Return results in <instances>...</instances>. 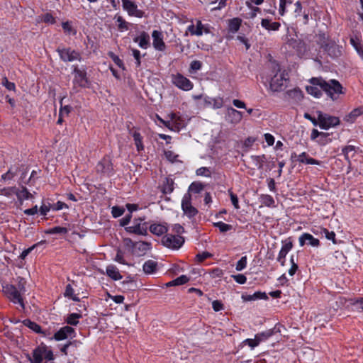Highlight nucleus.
Returning <instances> with one entry per match:
<instances>
[{
	"label": "nucleus",
	"instance_id": "f257e3e1",
	"mask_svg": "<svg viewBox=\"0 0 363 363\" xmlns=\"http://www.w3.org/2000/svg\"><path fill=\"white\" fill-rule=\"evenodd\" d=\"M311 83L313 85H318L333 101L337 99L339 96L343 94V87L336 79H330L326 82L322 78H312Z\"/></svg>",
	"mask_w": 363,
	"mask_h": 363
},
{
	"label": "nucleus",
	"instance_id": "f03ea898",
	"mask_svg": "<svg viewBox=\"0 0 363 363\" xmlns=\"http://www.w3.org/2000/svg\"><path fill=\"white\" fill-rule=\"evenodd\" d=\"M318 45L329 56L337 58L342 55V47L337 45L334 41L329 40L325 34H320L317 41Z\"/></svg>",
	"mask_w": 363,
	"mask_h": 363
},
{
	"label": "nucleus",
	"instance_id": "7ed1b4c3",
	"mask_svg": "<svg viewBox=\"0 0 363 363\" xmlns=\"http://www.w3.org/2000/svg\"><path fill=\"white\" fill-rule=\"evenodd\" d=\"M44 359L52 361L54 354L45 345L41 344L33 351V357H29V361L30 363H46L43 362Z\"/></svg>",
	"mask_w": 363,
	"mask_h": 363
},
{
	"label": "nucleus",
	"instance_id": "20e7f679",
	"mask_svg": "<svg viewBox=\"0 0 363 363\" xmlns=\"http://www.w3.org/2000/svg\"><path fill=\"white\" fill-rule=\"evenodd\" d=\"M72 74H74L73 86L86 88L89 85V80L86 76V70L85 68L79 69L77 66H72Z\"/></svg>",
	"mask_w": 363,
	"mask_h": 363
},
{
	"label": "nucleus",
	"instance_id": "39448f33",
	"mask_svg": "<svg viewBox=\"0 0 363 363\" xmlns=\"http://www.w3.org/2000/svg\"><path fill=\"white\" fill-rule=\"evenodd\" d=\"M3 291L11 301L13 303H18L24 309L25 305L22 296L23 294L18 291L15 285L6 284L3 286Z\"/></svg>",
	"mask_w": 363,
	"mask_h": 363
},
{
	"label": "nucleus",
	"instance_id": "423d86ee",
	"mask_svg": "<svg viewBox=\"0 0 363 363\" xmlns=\"http://www.w3.org/2000/svg\"><path fill=\"white\" fill-rule=\"evenodd\" d=\"M316 113L318 120V126L321 129L328 130L331 127H335L340 124V119L337 117L323 113L320 111H317Z\"/></svg>",
	"mask_w": 363,
	"mask_h": 363
},
{
	"label": "nucleus",
	"instance_id": "0eeeda50",
	"mask_svg": "<svg viewBox=\"0 0 363 363\" xmlns=\"http://www.w3.org/2000/svg\"><path fill=\"white\" fill-rule=\"evenodd\" d=\"M57 52L65 62L82 60L81 53L70 48H58Z\"/></svg>",
	"mask_w": 363,
	"mask_h": 363
},
{
	"label": "nucleus",
	"instance_id": "6e6552de",
	"mask_svg": "<svg viewBox=\"0 0 363 363\" xmlns=\"http://www.w3.org/2000/svg\"><path fill=\"white\" fill-rule=\"evenodd\" d=\"M184 242L183 237L179 235L167 234L162 238V243L166 247L178 250L179 249Z\"/></svg>",
	"mask_w": 363,
	"mask_h": 363
},
{
	"label": "nucleus",
	"instance_id": "1a4fd4ad",
	"mask_svg": "<svg viewBox=\"0 0 363 363\" xmlns=\"http://www.w3.org/2000/svg\"><path fill=\"white\" fill-rule=\"evenodd\" d=\"M182 209L184 214L189 218H194L199 213L198 210L191 204V196L190 194H185L182 200Z\"/></svg>",
	"mask_w": 363,
	"mask_h": 363
},
{
	"label": "nucleus",
	"instance_id": "9d476101",
	"mask_svg": "<svg viewBox=\"0 0 363 363\" xmlns=\"http://www.w3.org/2000/svg\"><path fill=\"white\" fill-rule=\"evenodd\" d=\"M172 81L176 86L184 91H189L194 86L193 83L188 78L179 73L172 75Z\"/></svg>",
	"mask_w": 363,
	"mask_h": 363
},
{
	"label": "nucleus",
	"instance_id": "9b49d317",
	"mask_svg": "<svg viewBox=\"0 0 363 363\" xmlns=\"http://www.w3.org/2000/svg\"><path fill=\"white\" fill-rule=\"evenodd\" d=\"M123 9L127 11L129 16L143 18L145 12L138 9L136 4L131 0H121Z\"/></svg>",
	"mask_w": 363,
	"mask_h": 363
},
{
	"label": "nucleus",
	"instance_id": "f8f14e48",
	"mask_svg": "<svg viewBox=\"0 0 363 363\" xmlns=\"http://www.w3.org/2000/svg\"><path fill=\"white\" fill-rule=\"evenodd\" d=\"M97 172L111 176L114 172L113 166L109 157H104L96 165Z\"/></svg>",
	"mask_w": 363,
	"mask_h": 363
},
{
	"label": "nucleus",
	"instance_id": "ddd939ff",
	"mask_svg": "<svg viewBox=\"0 0 363 363\" xmlns=\"http://www.w3.org/2000/svg\"><path fill=\"white\" fill-rule=\"evenodd\" d=\"M187 32L191 35L201 36L203 33H209L210 30L207 25H204L200 20L196 21V24H191L187 27Z\"/></svg>",
	"mask_w": 363,
	"mask_h": 363
},
{
	"label": "nucleus",
	"instance_id": "4468645a",
	"mask_svg": "<svg viewBox=\"0 0 363 363\" xmlns=\"http://www.w3.org/2000/svg\"><path fill=\"white\" fill-rule=\"evenodd\" d=\"M286 82V79L284 74L277 73L271 79L269 84L270 89L274 92L280 91L285 86Z\"/></svg>",
	"mask_w": 363,
	"mask_h": 363
},
{
	"label": "nucleus",
	"instance_id": "2eb2a0df",
	"mask_svg": "<svg viewBox=\"0 0 363 363\" xmlns=\"http://www.w3.org/2000/svg\"><path fill=\"white\" fill-rule=\"evenodd\" d=\"M125 230L131 234L138 235H147V223H133L131 226L125 228Z\"/></svg>",
	"mask_w": 363,
	"mask_h": 363
},
{
	"label": "nucleus",
	"instance_id": "dca6fc26",
	"mask_svg": "<svg viewBox=\"0 0 363 363\" xmlns=\"http://www.w3.org/2000/svg\"><path fill=\"white\" fill-rule=\"evenodd\" d=\"M330 135L329 133L319 132L316 129H313L311 134V139L315 140L320 145H325L331 142V139L329 138Z\"/></svg>",
	"mask_w": 363,
	"mask_h": 363
},
{
	"label": "nucleus",
	"instance_id": "f3484780",
	"mask_svg": "<svg viewBox=\"0 0 363 363\" xmlns=\"http://www.w3.org/2000/svg\"><path fill=\"white\" fill-rule=\"evenodd\" d=\"M291 160L292 161L296 160L301 163L307 164H317L319 165L320 164V161L310 157L308 155L303 152L300 155H296V152H292L291 155Z\"/></svg>",
	"mask_w": 363,
	"mask_h": 363
},
{
	"label": "nucleus",
	"instance_id": "a211bd4d",
	"mask_svg": "<svg viewBox=\"0 0 363 363\" xmlns=\"http://www.w3.org/2000/svg\"><path fill=\"white\" fill-rule=\"evenodd\" d=\"M153 48L158 51H164L166 45L163 40V34L161 31L153 30L152 33Z\"/></svg>",
	"mask_w": 363,
	"mask_h": 363
},
{
	"label": "nucleus",
	"instance_id": "6ab92c4d",
	"mask_svg": "<svg viewBox=\"0 0 363 363\" xmlns=\"http://www.w3.org/2000/svg\"><path fill=\"white\" fill-rule=\"evenodd\" d=\"M75 330L71 326H64L57 331L54 335V339L60 341L68 338L69 337H74Z\"/></svg>",
	"mask_w": 363,
	"mask_h": 363
},
{
	"label": "nucleus",
	"instance_id": "aec40b11",
	"mask_svg": "<svg viewBox=\"0 0 363 363\" xmlns=\"http://www.w3.org/2000/svg\"><path fill=\"white\" fill-rule=\"evenodd\" d=\"M300 246H303L305 244L309 245L312 247H318L320 241L318 239L315 238L312 235L304 233L298 238Z\"/></svg>",
	"mask_w": 363,
	"mask_h": 363
},
{
	"label": "nucleus",
	"instance_id": "412c9836",
	"mask_svg": "<svg viewBox=\"0 0 363 363\" xmlns=\"http://www.w3.org/2000/svg\"><path fill=\"white\" fill-rule=\"evenodd\" d=\"M227 116L230 123H239L243 117L242 113L232 107L228 108L227 111Z\"/></svg>",
	"mask_w": 363,
	"mask_h": 363
},
{
	"label": "nucleus",
	"instance_id": "4be33fe9",
	"mask_svg": "<svg viewBox=\"0 0 363 363\" xmlns=\"http://www.w3.org/2000/svg\"><path fill=\"white\" fill-rule=\"evenodd\" d=\"M286 44L294 49L298 53L305 50V43L298 38H291L286 40Z\"/></svg>",
	"mask_w": 363,
	"mask_h": 363
},
{
	"label": "nucleus",
	"instance_id": "5701e85b",
	"mask_svg": "<svg viewBox=\"0 0 363 363\" xmlns=\"http://www.w3.org/2000/svg\"><path fill=\"white\" fill-rule=\"evenodd\" d=\"M261 26L268 32H271L279 30L281 27V23L277 21H272V20L269 18H262Z\"/></svg>",
	"mask_w": 363,
	"mask_h": 363
},
{
	"label": "nucleus",
	"instance_id": "b1692460",
	"mask_svg": "<svg viewBox=\"0 0 363 363\" xmlns=\"http://www.w3.org/2000/svg\"><path fill=\"white\" fill-rule=\"evenodd\" d=\"M135 43H138V45L143 49H147L150 45V36L148 33L143 31L140 35L133 38Z\"/></svg>",
	"mask_w": 363,
	"mask_h": 363
},
{
	"label": "nucleus",
	"instance_id": "393cba45",
	"mask_svg": "<svg viewBox=\"0 0 363 363\" xmlns=\"http://www.w3.org/2000/svg\"><path fill=\"white\" fill-rule=\"evenodd\" d=\"M172 128L171 129L176 131H179L185 127L184 121L179 116L177 113L171 114Z\"/></svg>",
	"mask_w": 363,
	"mask_h": 363
},
{
	"label": "nucleus",
	"instance_id": "a878e982",
	"mask_svg": "<svg viewBox=\"0 0 363 363\" xmlns=\"http://www.w3.org/2000/svg\"><path fill=\"white\" fill-rule=\"evenodd\" d=\"M293 244L291 242H288L284 244L281 247V250L279 252L277 261L284 266L285 263V257L287 253L292 249Z\"/></svg>",
	"mask_w": 363,
	"mask_h": 363
},
{
	"label": "nucleus",
	"instance_id": "bb28decb",
	"mask_svg": "<svg viewBox=\"0 0 363 363\" xmlns=\"http://www.w3.org/2000/svg\"><path fill=\"white\" fill-rule=\"evenodd\" d=\"M143 269L146 274H155L158 270V263L152 259H148L143 264Z\"/></svg>",
	"mask_w": 363,
	"mask_h": 363
},
{
	"label": "nucleus",
	"instance_id": "cd10ccee",
	"mask_svg": "<svg viewBox=\"0 0 363 363\" xmlns=\"http://www.w3.org/2000/svg\"><path fill=\"white\" fill-rule=\"evenodd\" d=\"M149 229L152 234L157 236L162 235L168 230L167 227L164 224L161 223H153L150 225Z\"/></svg>",
	"mask_w": 363,
	"mask_h": 363
},
{
	"label": "nucleus",
	"instance_id": "c85d7f7f",
	"mask_svg": "<svg viewBox=\"0 0 363 363\" xmlns=\"http://www.w3.org/2000/svg\"><path fill=\"white\" fill-rule=\"evenodd\" d=\"M106 274L110 278L116 281L120 280L123 277L121 275L118 269L113 264H110L106 267Z\"/></svg>",
	"mask_w": 363,
	"mask_h": 363
},
{
	"label": "nucleus",
	"instance_id": "c756f323",
	"mask_svg": "<svg viewBox=\"0 0 363 363\" xmlns=\"http://www.w3.org/2000/svg\"><path fill=\"white\" fill-rule=\"evenodd\" d=\"M242 299L245 301H251L258 299H267L268 297L264 292L256 291L253 294H246L242 296Z\"/></svg>",
	"mask_w": 363,
	"mask_h": 363
},
{
	"label": "nucleus",
	"instance_id": "7c9ffc66",
	"mask_svg": "<svg viewBox=\"0 0 363 363\" xmlns=\"http://www.w3.org/2000/svg\"><path fill=\"white\" fill-rule=\"evenodd\" d=\"M174 181L172 179L167 177L162 184V192L164 194H169L174 191Z\"/></svg>",
	"mask_w": 363,
	"mask_h": 363
},
{
	"label": "nucleus",
	"instance_id": "2f4dec72",
	"mask_svg": "<svg viewBox=\"0 0 363 363\" xmlns=\"http://www.w3.org/2000/svg\"><path fill=\"white\" fill-rule=\"evenodd\" d=\"M363 113V108H357L353 109L348 115L345 118V121L349 123H353L356 118Z\"/></svg>",
	"mask_w": 363,
	"mask_h": 363
},
{
	"label": "nucleus",
	"instance_id": "473e14b6",
	"mask_svg": "<svg viewBox=\"0 0 363 363\" xmlns=\"http://www.w3.org/2000/svg\"><path fill=\"white\" fill-rule=\"evenodd\" d=\"M274 335V330L270 329L266 331L257 333L255 335L257 339V342L260 344L262 342L267 340L268 338L272 337Z\"/></svg>",
	"mask_w": 363,
	"mask_h": 363
},
{
	"label": "nucleus",
	"instance_id": "72a5a7b5",
	"mask_svg": "<svg viewBox=\"0 0 363 363\" xmlns=\"http://www.w3.org/2000/svg\"><path fill=\"white\" fill-rule=\"evenodd\" d=\"M241 19L238 18H234L229 21L228 30L230 32L235 33L240 29L241 25Z\"/></svg>",
	"mask_w": 363,
	"mask_h": 363
},
{
	"label": "nucleus",
	"instance_id": "f704fd0d",
	"mask_svg": "<svg viewBox=\"0 0 363 363\" xmlns=\"http://www.w3.org/2000/svg\"><path fill=\"white\" fill-rule=\"evenodd\" d=\"M17 198L19 200H27L33 198V195L28 191L26 187L23 186L22 189L18 191L16 188V193Z\"/></svg>",
	"mask_w": 363,
	"mask_h": 363
},
{
	"label": "nucleus",
	"instance_id": "c9c22d12",
	"mask_svg": "<svg viewBox=\"0 0 363 363\" xmlns=\"http://www.w3.org/2000/svg\"><path fill=\"white\" fill-rule=\"evenodd\" d=\"M260 201L261 203L267 206V207H273L274 206V199L273 197L268 194H262L260 196Z\"/></svg>",
	"mask_w": 363,
	"mask_h": 363
},
{
	"label": "nucleus",
	"instance_id": "e433bc0d",
	"mask_svg": "<svg viewBox=\"0 0 363 363\" xmlns=\"http://www.w3.org/2000/svg\"><path fill=\"white\" fill-rule=\"evenodd\" d=\"M350 43L354 48V49L356 50L359 55L361 57V58L363 60V46L359 42L358 38H351Z\"/></svg>",
	"mask_w": 363,
	"mask_h": 363
},
{
	"label": "nucleus",
	"instance_id": "4c0bfd02",
	"mask_svg": "<svg viewBox=\"0 0 363 363\" xmlns=\"http://www.w3.org/2000/svg\"><path fill=\"white\" fill-rule=\"evenodd\" d=\"M82 318L79 313H73L69 314L67 318L66 322L70 325H77L79 323V319Z\"/></svg>",
	"mask_w": 363,
	"mask_h": 363
},
{
	"label": "nucleus",
	"instance_id": "58836bf2",
	"mask_svg": "<svg viewBox=\"0 0 363 363\" xmlns=\"http://www.w3.org/2000/svg\"><path fill=\"white\" fill-rule=\"evenodd\" d=\"M23 324L37 333H40L42 332L41 327L38 324L28 319L24 320Z\"/></svg>",
	"mask_w": 363,
	"mask_h": 363
},
{
	"label": "nucleus",
	"instance_id": "ea45409f",
	"mask_svg": "<svg viewBox=\"0 0 363 363\" xmlns=\"http://www.w3.org/2000/svg\"><path fill=\"white\" fill-rule=\"evenodd\" d=\"M16 288L18 290V291H21L23 294L26 293V280L21 277H17L16 279Z\"/></svg>",
	"mask_w": 363,
	"mask_h": 363
},
{
	"label": "nucleus",
	"instance_id": "a19ab883",
	"mask_svg": "<svg viewBox=\"0 0 363 363\" xmlns=\"http://www.w3.org/2000/svg\"><path fill=\"white\" fill-rule=\"evenodd\" d=\"M65 297H68V298L72 299L74 301H79V297L77 296L74 294V289H73L72 286H71V284H67L66 286V289H65Z\"/></svg>",
	"mask_w": 363,
	"mask_h": 363
},
{
	"label": "nucleus",
	"instance_id": "79ce46f5",
	"mask_svg": "<svg viewBox=\"0 0 363 363\" xmlns=\"http://www.w3.org/2000/svg\"><path fill=\"white\" fill-rule=\"evenodd\" d=\"M133 139L135 141V144L137 147L138 151H140V150H143L144 147H143V143H142L143 138H142L140 133L135 131L133 133Z\"/></svg>",
	"mask_w": 363,
	"mask_h": 363
},
{
	"label": "nucleus",
	"instance_id": "37998d69",
	"mask_svg": "<svg viewBox=\"0 0 363 363\" xmlns=\"http://www.w3.org/2000/svg\"><path fill=\"white\" fill-rule=\"evenodd\" d=\"M287 94L290 98L296 100H300L303 98V93L299 89H294L292 90H289Z\"/></svg>",
	"mask_w": 363,
	"mask_h": 363
},
{
	"label": "nucleus",
	"instance_id": "c03bdc74",
	"mask_svg": "<svg viewBox=\"0 0 363 363\" xmlns=\"http://www.w3.org/2000/svg\"><path fill=\"white\" fill-rule=\"evenodd\" d=\"M213 225L219 229L221 233H225L232 229V225L222 221L214 223Z\"/></svg>",
	"mask_w": 363,
	"mask_h": 363
},
{
	"label": "nucleus",
	"instance_id": "a18cd8bd",
	"mask_svg": "<svg viewBox=\"0 0 363 363\" xmlns=\"http://www.w3.org/2000/svg\"><path fill=\"white\" fill-rule=\"evenodd\" d=\"M125 212V208L121 206H114L111 208L112 216L115 218L121 216Z\"/></svg>",
	"mask_w": 363,
	"mask_h": 363
},
{
	"label": "nucleus",
	"instance_id": "49530a36",
	"mask_svg": "<svg viewBox=\"0 0 363 363\" xmlns=\"http://www.w3.org/2000/svg\"><path fill=\"white\" fill-rule=\"evenodd\" d=\"M292 4V0H279V13L281 16H284L286 12V6Z\"/></svg>",
	"mask_w": 363,
	"mask_h": 363
},
{
	"label": "nucleus",
	"instance_id": "de8ad7c7",
	"mask_svg": "<svg viewBox=\"0 0 363 363\" xmlns=\"http://www.w3.org/2000/svg\"><path fill=\"white\" fill-rule=\"evenodd\" d=\"M67 229L65 227L56 226L49 229L47 231L48 234H66Z\"/></svg>",
	"mask_w": 363,
	"mask_h": 363
},
{
	"label": "nucleus",
	"instance_id": "09e8293b",
	"mask_svg": "<svg viewBox=\"0 0 363 363\" xmlns=\"http://www.w3.org/2000/svg\"><path fill=\"white\" fill-rule=\"evenodd\" d=\"M118 28L120 30H127L128 29V23L121 16H117Z\"/></svg>",
	"mask_w": 363,
	"mask_h": 363
},
{
	"label": "nucleus",
	"instance_id": "8fccbe9b",
	"mask_svg": "<svg viewBox=\"0 0 363 363\" xmlns=\"http://www.w3.org/2000/svg\"><path fill=\"white\" fill-rule=\"evenodd\" d=\"M315 86V85H313V86H308L306 87V90L308 94L318 98L321 96V91L320 89H318V88H317Z\"/></svg>",
	"mask_w": 363,
	"mask_h": 363
},
{
	"label": "nucleus",
	"instance_id": "3c124183",
	"mask_svg": "<svg viewBox=\"0 0 363 363\" xmlns=\"http://www.w3.org/2000/svg\"><path fill=\"white\" fill-rule=\"evenodd\" d=\"M203 189V185L200 182H193L190 185L189 190L194 193H199Z\"/></svg>",
	"mask_w": 363,
	"mask_h": 363
},
{
	"label": "nucleus",
	"instance_id": "603ef678",
	"mask_svg": "<svg viewBox=\"0 0 363 363\" xmlns=\"http://www.w3.org/2000/svg\"><path fill=\"white\" fill-rule=\"evenodd\" d=\"M16 193V187H7V188H1L0 189V194L4 195L6 196H11V195Z\"/></svg>",
	"mask_w": 363,
	"mask_h": 363
},
{
	"label": "nucleus",
	"instance_id": "864d4df0",
	"mask_svg": "<svg viewBox=\"0 0 363 363\" xmlns=\"http://www.w3.org/2000/svg\"><path fill=\"white\" fill-rule=\"evenodd\" d=\"M108 55L118 67H119L120 68H122L123 69H125L124 64H123V61L119 58L118 56L116 55L114 53H113L111 52L108 53Z\"/></svg>",
	"mask_w": 363,
	"mask_h": 363
},
{
	"label": "nucleus",
	"instance_id": "5fc2aeb1",
	"mask_svg": "<svg viewBox=\"0 0 363 363\" xmlns=\"http://www.w3.org/2000/svg\"><path fill=\"white\" fill-rule=\"evenodd\" d=\"M247 259L246 256L242 257L241 259L238 260V262L236 264V270L242 271V269H244L247 266Z\"/></svg>",
	"mask_w": 363,
	"mask_h": 363
},
{
	"label": "nucleus",
	"instance_id": "6e6d98bb",
	"mask_svg": "<svg viewBox=\"0 0 363 363\" xmlns=\"http://www.w3.org/2000/svg\"><path fill=\"white\" fill-rule=\"evenodd\" d=\"M41 20L46 23H50V24L55 23V18L53 17V16L50 13H46L43 14L41 16Z\"/></svg>",
	"mask_w": 363,
	"mask_h": 363
},
{
	"label": "nucleus",
	"instance_id": "4d7b16f0",
	"mask_svg": "<svg viewBox=\"0 0 363 363\" xmlns=\"http://www.w3.org/2000/svg\"><path fill=\"white\" fill-rule=\"evenodd\" d=\"M323 233L325 234V236L328 240H332V242L334 244L337 243V241L335 239V233L333 231H329L328 229L323 228Z\"/></svg>",
	"mask_w": 363,
	"mask_h": 363
},
{
	"label": "nucleus",
	"instance_id": "13d9d810",
	"mask_svg": "<svg viewBox=\"0 0 363 363\" xmlns=\"http://www.w3.org/2000/svg\"><path fill=\"white\" fill-rule=\"evenodd\" d=\"M45 242V241H40V242H38L37 244L33 245V246H31L30 247H28V249L24 250L21 252V255H20V257H21V259H25V258L28 256V254H29V253H30V252H31V251H32V250H33L36 246H38V245H41V244H44Z\"/></svg>",
	"mask_w": 363,
	"mask_h": 363
},
{
	"label": "nucleus",
	"instance_id": "bf43d9fd",
	"mask_svg": "<svg viewBox=\"0 0 363 363\" xmlns=\"http://www.w3.org/2000/svg\"><path fill=\"white\" fill-rule=\"evenodd\" d=\"M355 150V147L353 145H347L342 148V152L343 155H345V157L347 160L350 161V156L349 154L351 152H353Z\"/></svg>",
	"mask_w": 363,
	"mask_h": 363
},
{
	"label": "nucleus",
	"instance_id": "052dcab7",
	"mask_svg": "<svg viewBox=\"0 0 363 363\" xmlns=\"http://www.w3.org/2000/svg\"><path fill=\"white\" fill-rule=\"evenodd\" d=\"M228 192H229V195H230V200H231L232 203L234 206L235 208L239 209L240 208V206H239L238 198L237 195L235 194L231 191V189H229Z\"/></svg>",
	"mask_w": 363,
	"mask_h": 363
},
{
	"label": "nucleus",
	"instance_id": "680f3d73",
	"mask_svg": "<svg viewBox=\"0 0 363 363\" xmlns=\"http://www.w3.org/2000/svg\"><path fill=\"white\" fill-rule=\"evenodd\" d=\"M211 278H220L223 275V271L220 268L213 269L209 272Z\"/></svg>",
	"mask_w": 363,
	"mask_h": 363
},
{
	"label": "nucleus",
	"instance_id": "e2e57ef3",
	"mask_svg": "<svg viewBox=\"0 0 363 363\" xmlns=\"http://www.w3.org/2000/svg\"><path fill=\"white\" fill-rule=\"evenodd\" d=\"M189 280V278L186 275H181L177 279L173 280V282L177 284V286L182 285L187 283Z\"/></svg>",
	"mask_w": 363,
	"mask_h": 363
},
{
	"label": "nucleus",
	"instance_id": "0e129e2a",
	"mask_svg": "<svg viewBox=\"0 0 363 363\" xmlns=\"http://www.w3.org/2000/svg\"><path fill=\"white\" fill-rule=\"evenodd\" d=\"M2 84L10 91L15 90L16 86L15 84L13 82H11L8 80V79L5 77L2 79Z\"/></svg>",
	"mask_w": 363,
	"mask_h": 363
},
{
	"label": "nucleus",
	"instance_id": "69168bd1",
	"mask_svg": "<svg viewBox=\"0 0 363 363\" xmlns=\"http://www.w3.org/2000/svg\"><path fill=\"white\" fill-rule=\"evenodd\" d=\"M233 279L240 284H243L247 281V278L244 274H239L236 275H232Z\"/></svg>",
	"mask_w": 363,
	"mask_h": 363
},
{
	"label": "nucleus",
	"instance_id": "338daca9",
	"mask_svg": "<svg viewBox=\"0 0 363 363\" xmlns=\"http://www.w3.org/2000/svg\"><path fill=\"white\" fill-rule=\"evenodd\" d=\"M69 208L68 206L65 203H64L62 201H60L52 206V209L53 211H60L63 208Z\"/></svg>",
	"mask_w": 363,
	"mask_h": 363
},
{
	"label": "nucleus",
	"instance_id": "774afa93",
	"mask_svg": "<svg viewBox=\"0 0 363 363\" xmlns=\"http://www.w3.org/2000/svg\"><path fill=\"white\" fill-rule=\"evenodd\" d=\"M114 260L120 264H126V262L123 257V254L121 250H118L114 258Z\"/></svg>",
	"mask_w": 363,
	"mask_h": 363
}]
</instances>
